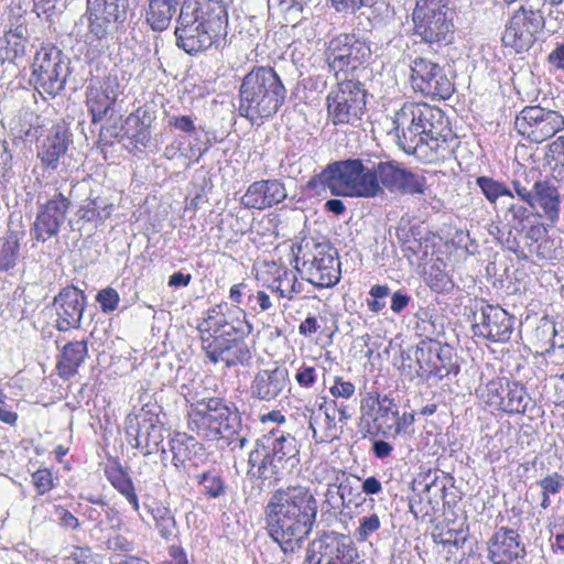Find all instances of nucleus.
Returning <instances> with one entry per match:
<instances>
[{
	"label": "nucleus",
	"mask_w": 564,
	"mask_h": 564,
	"mask_svg": "<svg viewBox=\"0 0 564 564\" xmlns=\"http://www.w3.org/2000/svg\"><path fill=\"white\" fill-rule=\"evenodd\" d=\"M530 401L531 398L523 384L517 381H506V392L500 410L507 413H524Z\"/></svg>",
	"instance_id": "37"
},
{
	"label": "nucleus",
	"mask_w": 564,
	"mask_h": 564,
	"mask_svg": "<svg viewBox=\"0 0 564 564\" xmlns=\"http://www.w3.org/2000/svg\"><path fill=\"white\" fill-rule=\"evenodd\" d=\"M281 290V296L292 300L302 291V283L297 281L296 275L291 271H285V288Z\"/></svg>",
	"instance_id": "60"
},
{
	"label": "nucleus",
	"mask_w": 564,
	"mask_h": 564,
	"mask_svg": "<svg viewBox=\"0 0 564 564\" xmlns=\"http://www.w3.org/2000/svg\"><path fill=\"white\" fill-rule=\"evenodd\" d=\"M127 140L129 144H126V148L130 150V152L134 150H139L140 147H148L151 140V129L137 127V131L132 135H128Z\"/></svg>",
	"instance_id": "54"
},
{
	"label": "nucleus",
	"mask_w": 564,
	"mask_h": 564,
	"mask_svg": "<svg viewBox=\"0 0 564 564\" xmlns=\"http://www.w3.org/2000/svg\"><path fill=\"white\" fill-rule=\"evenodd\" d=\"M170 449L174 468L187 477L208 463L209 455L205 446L186 433H175L170 441Z\"/></svg>",
	"instance_id": "25"
},
{
	"label": "nucleus",
	"mask_w": 564,
	"mask_h": 564,
	"mask_svg": "<svg viewBox=\"0 0 564 564\" xmlns=\"http://www.w3.org/2000/svg\"><path fill=\"white\" fill-rule=\"evenodd\" d=\"M409 80L412 89L432 99H448L454 84L443 66L431 58L416 56L410 63Z\"/></svg>",
	"instance_id": "17"
},
{
	"label": "nucleus",
	"mask_w": 564,
	"mask_h": 564,
	"mask_svg": "<svg viewBox=\"0 0 564 564\" xmlns=\"http://www.w3.org/2000/svg\"><path fill=\"white\" fill-rule=\"evenodd\" d=\"M319 411L324 412L327 426H326L325 435L318 440L316 427H315V425L317 423V419L315 417L314 412H313L310 416V422H308V426L313 431V437L316 440V442H324V441L334 440V438L338 437L337 430H336V423H335V420H336V403H335V401H332L330 404H328L326 401H324L319 405Z\"/></svg>",
	"instance_id": "42"
},
{
	"label": "nucleus",
	"mask_w": 564,
	"mask_h": 564,
	"mask_svg": "<svg viewBox=\"0 0 564 564\" xmlns=\"http://www.w3.org/2000/svg\"><path fill=\"white\" fill-rule=\"evenodd\" d=\"M85 195H87V197L82 202L76 212L78 221L83 220L85 223H93L95 226L104 224L105 220L111 216L113 212V204L106 197L94 196L90 187L89 191L79 198Z\"/></svg>",
	"instance_id": "33"
},
{
	"label": "nucleus",
	"mask_w": 564,
	"mask_h": 564,
	"mask_svg": "<svg viewBox=\"0 0 564 564\" xmlns=\"http://www.w3.org/2000/svg\"><path fill=\"white\" fill-rule=\"evenodd\" d=\"M86 300L85 293L75 286H68L59 291L53 302L57 315V330L67 332L80 327Z\"/></svg>",
	"instance_id": "29"
},
{
	"label": "nucleus",
	"mask_w": 564,
	"mask_h": 564,
	"mask_svg": "<svg viewBox=\"0 0 564 564\" xmlns=\"http://www.w3.org/2000/svg\"><path fill=\"white\" fill-rule=\"evenodd\" d=\"M476 185L480 188L486 199L496 205L499 199L514 200V189L510 188L505 182L496 180L490 176H478L476 178Z\"/></svg>",
	"instance_id": "38"
},
{
	"label": "nucleus",
	"mask_w": 564,
	"mask_h": 564,
	"mask_svg": "<svg viewBox=\"0 0 564 564\" xmlns=\"http://www.w3.org/2000/svg\"><path fill=\"white\" fill-rule=\"evenodd\" d=\"M469 538L467 527H460L459 529H448L442 531L438 534H434V541L443 546H454L462 549Z\"/></svg>",
	"instance_id": "47"
},
{
	"label": "nucleus",
	"mask_w": 564,
	"mask_h": 564,
	"mask_svg": "<svg viewBox=\"0 0 564 564\" xmlns=\"http://www.w3.org/2000/svg\"><path fill=\"white\" fill-rule=\"evenodd\" d=\"M88 349L85 340L72 341L64 346L57 368L61 377L69 379L77 373L79 366L87 357Z\"/></svg>",
	"instance_id": "36"
},
{
	"label": "nucleus",
	"mask_w": 564,
	"mask_h": 564,
	"mask_svg": "<svg viewBox=\"0 0 564 564\" xmlns=\"http://www.w3.org/2000/svg\"><path fill=\"white\" fill-rule=\"evenodd\" d=\"M398 147L424 162L445 159L458 144L448 118L425 102H405L392 117Z\"/></svg>",
	"instance_id": "1"
},
{
	"label": "nucleus",
	"mask_w": 564,
	"mask_h": 564,
	"mask_svg": "<svg viewBox=\"0 0 564 564\" xmlns=\"http://www.w3.org/2000/svg\"><path fill=\"white\" fill-rule=\"evenodd\" d=\"M522 3L512 13L502 34L505 46L517 53L529 51L545 26L546 0H520Z\"/></svg>",
	"instance_id": "11"
},
{
	"label": "nucleus",
	"mask_w": 564,
	"mask_h": 564,
	"mask_svg": "<svg viewBox=\"0 0 564 564\" xmlns=\"http://www.w3.org/2000/svg\"><path fill=\"white\" fill-rule=\"evenodd\" d=\"M506 379L505 378H495L486 383V386L480 387L478 391L480 395L486 400L489 405H494L500 409L502 398L506 392Z\"/></svg>",
	"instance_id": "46"
},
{
	"label": "nucleus",
	"mask_w": 564,
	"mask_h": 564,
	"mask_svg": "<svg viewBox=\"0 0 564 564\" xmlns=\"http://www.w3.org/2000/svg\"><path fill=\"white\" fill-rule=\"evenodd\" d=\"M361 420L383 435L398 434L402 431L398 405L393 399L368 393L360 404Z\"/></svg>",
	"instance_id": "22"
},
{
	"label": "nucleus",
	"mask_w": 564,
	"mask_h": 564,
	"mask_svg": "<svg viewBox=\"0 0 564 564\" xmlns=\"http://www.w3.org/2000/svg\"><path fill=\"white\" fill-rule=\"evenodd\" d=\"M289 370L282 366L261 369L256 372L250 384L252 399L272 402L285 395L290 390Z\"/></svg>",
	"instance_id": "27"
},
{
	"label": "nucleus",
	"mask_w": 564,
	"mask_h": 564,
	"mask_svg": "<svg viewBox=\"0 0 564 564\" xmlns=\"http://www.w3.org/2000/svg\"><path fill=\"white\" fill-rule=\"evenodd\" d=\"M366 90L360 82L344 78L327 95V115L333 124H354L366 109Z\"/></svg>",
	"instance_id": "14"
},
{
	"label": "nucleus",
	"mask_w": 564,
	"mask_h": 564,
	"mask_svg": "<svg viewBox=\"0 0 564 564\" xmlns=\"http://www.w3.org/2000/svg\"><path fill=\"white\" fill-rule=\"evenodd\" d=\"M328 188L334 196L375 198L383 195L370 156L335 161L311 178L310 187Z\"/></svg>",
	"instance_id": "6"
},
{
	"label": "nucleus",
	"mask_w": 564,
	"mask_h": 564,
	"mask_svg": "<svg viewBox=\"0 0 564 564\" xmlns=\"http://www.w3.org/2000/svg\"><path fill=\"white\" fill-rule=\"evenodd\" d=\"M358 550L349 535L325 532L306 547L303 564H358Z\"/></svg>",
	"instance_id": "18"
},
{
	"label": "nucleus",
	"mask_w": 564,
	"mask_h": 564,
	"mask_svg": "<svg viewBox=\"0 0 564 564\" xmlns=\"http://www.w3.org/2000/svg\"><path fill=\"white\" fill-rule=\"evenodd\" d=\"M414 35L421 42L448 43L453 32L452 15L414 14L412 13Z\"/></svg>",
	"instance_id": "30"
},
{
	"label": "nucleus",
	"mask_w": 564,
	"mask_h": 564,
	"mask_svg": "<svg viewBox=\"0 0 564 564\" xmlns=\"http://www.w3.org/2000/svg\"><path fill=\"white\" fill-rule=\"evenodd\" d=\"M376 178L379 186L390 193L424 194L426 186L425 176L403 169L395 161H383L375 158Z\"/></svg>",
	"instance_id": "21"
},
{
	"label": "nucleus",
	"mask_w": 564,
	"mask_h": 564,
	"mask_svg": "<svg viewBox=\"0 0 564 564\" xmlns=\"http://www.w3.org/2000/svg\"><path fill=\"white\" fill-rule=\"evenodd\" d=\"M345 489L343 485H335L330 484L327 487L325 497L326 502L333 508V509H339L341 507H345Z\"/></svg>",
	"instance_id": "56"
},
{
	"label": "nucleus",
	"mask_w": 564,
	"mask_h": 564,
	"mask_svg": "<svg viewBox=\"0 0 564 564\" xmlns=\"http://www.w3.org/2000/svg\"><path fill=\"white\" fill-rule=\"evenodd\" d=\"M547 151L553 160L561 166L560 174H564V135L547 144Z\"/></svg>",
	"instance_id": "62"
},
{
	"label": "nucleus",
	"mask_w": 564,
	"mask_h": 564,
	"mask_svg": "<svg viewBox=\"0 0 564 564\" xmlns=\"http://www.w3.org/2000/svg\"><path fill=\"white\" fill-rule=\"evenodd\" d=\"M546 234V228L540 224L530 226L525 232L520 231V250H523V254H519V259L527 260L533 256L547 259L550 252L544 246L547 243Z\"/></svg>",
	"instance_id": "34"
},
{
	"label": "nucleus",
	"mask_w": 564,
	"mask_h": 564,
	"mask_svg": "<svg viewBox=\"0 0 564 564\" xmlns=\"http://www.w3.org/2000/svg\"><path fill=\"white\" fill-rule=\"evenodd\" d=\"M169 126L176 130L193 133L196 130L194 120L191 116H169Z\"/></svg>",
	"instance_id": "61"
},
{
	"label": "nucleus",
	"mask_w": 564,
	"mask_h": 564,
	"mask_svg": "<svg viewBox=\"0 0 564 564\" xmlns=\"http://www.w3.org/2000/svg\"><path fill=\"white\" fill-rule=\"evenodd\" d=\"M530 215L531 212L527 206L511 200L503 210L502 220L505 221L506 228L523 231L524 221L529 219Z\"/></svg>",
	"instance_id": "43"
},
{
	"label": "nucleus",
	"mask_w": 564,
	"mask_h": 564,
	"mask_svg": "<svg viewBox=\"0 0 564 564\" xmlns=\"http://www.w3.org/2000/svg\"><path fill=\"white\" fill-rule=\"evenodd\" d=\"M145 21L154 32L165 31L175 13L181 9L182 3H174L167 0H148Z\"/></svg>",
	"instance_id": "35"
},
{
	"label": "nucleus",
	"mask_w": 564,
	"mask_h": 564,
	"mask_svg": "<svg viewBox=\"0 0 564 564\" xmlns=\"http://www.w3.org/2000/svg\"><path fill=\"white\" fill-rule=\"evenodd\" d=\"M189 478L203 487V494L207 498L217 499L226 495V482L220 474L215 470L194 473Z\"/></svg>",
	"instance_id": "40"
},
{
	"label": "nucleus",
	"mask_w": 564,
	"mask_h": 564,
	"mask_svg": "<svg viewBox=\"0 0 564 564\" xmlns=\"http://www.w3.org/2000/svg\"><path fill=\"white\" fill-rule=\"evenodd\" d=\"M106 476L109 482L119 490L124 487L127 484H130L132 479L130 476L122 469L121 466H115L106 469Z\"/></svg>",
	"instance_id": "57"
},
{
	"label": "nucleus",
	"mask_w": 564,
	"mask_h": 564,
	"mask_svg": "<svg viewBox=\"0 0 564 564\" xmlns=\"http://www.w3.org/2000/svg\"><path fill=\"white\" fill-rule=\"evenodd\" d=\"M295 261L296 269L317 288H330L340 280L338 253L328 242H306L299 248Z\"/></svg>",
	"instance_id": "12"
},
{
	"label": "nucleus",
	"mask_w": 564,
	"mask_h": 564,
	"mask_svg": "<svg viewBox=\"0 0 564 564\" xmlns=\"http://www.w3.org/2000/svg\"><path fill=\"white\" fill-rule=\"evenodd\" d=\"M539 486L542 488V494L556 495L564 487V477L553 473L541 479Z\"/></svg>",
	"instance_id": "55"
},
{
	"label": "nucleus",
	"mask_w": 564,
	"mask_h": 564,
	"mask_svg": "<svg viewBox=\"0 0 564 564\" xmlns=\"http://www.w3.org/2000/svg\"><path fill=\"white\" fill-rule=\"evenodd\" d=\"M501 241L506 249L513 252L518 258L519 254H523V250H520V231H516L513 228H507V231L502 232Z\"/></svg>",
	"instance_id": "58"
},
{
	"label": "nucleus",
	"mask_w": 564,
	"mask_h": 564,
	"mask_svg": "<svg viewBox=\"0 0 564 564\" xmlns=\"http://www.w3.org/2000/svg\"><path fill=\"white\" fill-rule=\"evenodd\" d=\"M88 191L89 183L87 181H76L72 183L68 195L57 192L51 199L41 204L31 228L32 239L45 242L56 236L65 221L72 200L79 199Z\"/></svg>",
	"instance_id": "13"
},
{
	"label": "nucleus",
	"mask_w": 564,
	"mask_h": 564,
	"mask_svg": "<svg viewBox=\"0 0 564 564\" xmlns=\"http://www.w3.org/2000/svg\"><path fill=\"white\" fill-rule=\"evenodd\" d=\"M145 507L151 513L155 522V528L163 539L170 540L176 535L177 525L170 508L156 501L145 505Z\"/></svg>",
	"instance_id": "39"
},
{
	"label": "nucleus",
	"mask_w": 564,
	"mask_h": 564,
	"mask_svg": "<svg viewBox=\"0 0 564 564\" xmlns=\"http://www.w3.org/2000/svg\"><path fill=\"white\" fill-rule=\"evenodd\" d=\"M197 330L202 348L213 364L224 362L227 368L250 365L252 346L249 336L252 325L245 315L242 318H234L214 307L207 311L206 317L198 321Z\"/></svg>",
	"instance_id": "3"
},
{
	"label": "nucleus",
	"mask_w": 564,
	"mask_h": 564,
	"mask_svg": "<svg viewBox=\"0 0 564 564\" xmlns=\"http://www.w3.org/2000/svg\"><path fill=\"white\" fill-rule=\"evenodd\" d=\"M300 463L296 438L290 433L272 430L257 440L249 454V474L262 480L275 478L283 470H291Z\"/></svg>",
	"instance_id": "7"
},
{
	"label": "nucleus",
	"mask_w": 564,
	"mask_h": 564,
	"mask_svg": "<svg viewBox=\"0 0 564 564\" xmlns=\"http://www.w3.org/2000/svg\"><path fill=\"white\" fill-rule=\"evenodd\" d=\"M224 0H183L176 18V45L189 55L218 46L227 34Z\"/></svg>",
	"instance_id": "4"
},
{
	"label": "nucleus",
	"mask_w": 564,
	"mask_h": 564,
	"mask_svg": "<svg viewBox=\"0 0 564 564\" xmlns=\"http://www.w3.org/2000/svg\"><path fill=\"white\" fill-rule=\"evenodd\" d=\"M317 510V500L310 488L278 489L264 507L267 533L284 554H293L313 532Z\"/></svg>",
	"instance_id": "2"
},
{
	"label": "nucleus",
	"mask_w": 564,
	"mask_h": 564,
	"mask_svg": "<svg viewBox=\"0 0 564 564\" xmlns=\"http://www.w3.org/2000/svg\"><path fill=\"white\" fill-rule=\"evenodd\" d=\"M288 90L280 75L270 66H253L240 84L238 112L252 124L262 123L281 109Z\"/></svg>",
	"instance_id": "5"
},
{
	"label": "nucleus",
	"mask_w": 564,
	"mask_h": 564,
	"mask_svg": "<svg viewBox=\"0 0 564 564\" xmlns=\"http://www.w3.org/2000/svg\"><path fill=\"white\" fill-rule=\"evenodd\" d=\"M128 0H95L88 7L89 32L102 40L118 30L127 19Z\"/></svg>",
	"instance_id": "24"
},
{
	"label": "nucleus",
	"mask_w": 564,
	"mask_h": 564,
	"mask_svg": "<svg viewBox=\"0 0 564 564\" xmlns=\"http://www.w3.org/2000/svg\"><path fill=\"white\" fill-rule=\"evenodd\" d=\"M67 558L75 564H94V556L90 547L76 546L69 553Z\"/></svg>",
	"instance_id": "64"
},
{
	"label": "nucleus",
	"mask_w": 564,
	"mask_h": 564,
	"mask_svg": "<svg viewBox=\"0 0 564 564\" xmlns=\"http://www.w3.org/2000/svg\"><path fill=\"white\" fill-rule=\"evenodd\" d=\"M32 67L30 83L39 91L52 96L64 89L70 74L69 59L55 46L42 47L37 51Z\"/></svg>",
	"instance_id": "15"
},
{
	"label": "nucleus",
	"mask_w": 564,
	"mask_h": 564,
	"mask_svg": "<svg viewBox=\"0 0 564 564\" xmlns=\"http://www.w3.org/2000/svg\"><path fill=\"white\" fill-rule=\"evenodd\" d=\"M55 514L57 516L58 524L64 529L76 530L79 528V520L63 506H55Z\"/></svg>",
	"instance_id": "59"
},
{
	"label": "nucleus",
	"mask_w": 564,
	"mask_h": 564,
	"mask_svg": "<svg viewBox=\"0 0 564 564\" xmlns=\"http://www.w3.org/2000/svg\"><path fill=\"white\" fill-rule=\"evenodd\" d=\"M72 143V133L62 124L54 126L50 133L39 141L37 158L51 170L58 167L59 159L64 158Z\"/></svg>",
	"instance_id": "32"
},
{
	"label": "nucleus",
	"mask_w": 564,
	"mask_h": 564,
	"mask_svg": "<svg viewBox=\"0 0 564 564\" xmlns=\"http://www.w3.org/2000/svg\"><path fill=\"white\" fill-rule=\"evenodd\" d=\"M444 263L440 259L434 262L426 273V283L436 293L448 291L453 288V281L443 269Z\"/></svg>",
	"instance_id": "44"
},
{
	"label": "nucleus",
	"mask_w": 564,
	"mask_h": 564,
	"mask_svg": "<svg viewBox=\"0 0 564 564\" xmlns=\"http://www.w3.org/2000/svg\"><path fill=\"white\" fill-rule=\"evenodd\" d=\"M511 185L519 199L535 210L536 215L553 226L560 217L561 196L558 189L543 180L534 170L516 174Z\"/></svg>",
	"instance_id": "10"
},
{
	"label": "nucleus",
	"mask_w": 564,
	"mask_h": 564,
	"mask_svg": "<svg viewBox=\"0 0 564 564\" xmlns=\"http://www.w3.org/2000/svg\"><path fill=\"white\" fill-rule=\"evenodd\" d=\"M358 523L359 525L355 531V536L359 542L368 541L381 527V521L377 513L360 517Z\"/></svg>",
	"instance_id": "49"
},
{
	"label": "nucleus",
	"mask_w": 564,
	"mask_h": 564,
	"mask_svg": "<svg viewBox=\"0 0 564 564\" xmlns=\"http://www.w3.org/2000/svg\"><path fill=\"white\" fill-rule=\"evenodd\" d=\"M120 94L117 77L107 76L101 80L90 83L86 88V106L91 116V122L98 123L112 110Z\"/></svg>",
	"instance_id": "28"
},
{
	"label": "nucleus",
	"mask_w": 564,
	"mask_h": 564,
	"mask_svg": "<svg viewBox=\"0 0 564 564\" xmlns=\"http://www.w3.org/2000/svg\"><path fill=\"white\" fill-rule=\"evenodd\" d=\"M155 120V111L150 106L139 107L134 112L130 113L127 118V123L134 122L135 127H143L151 129Z\"/></svg>",
	"instance_id": "51"
},
{
	"label": "nucleus",
	"mask_w": 564,
	"mask_h": 564,
	"mask_svg": "<svg viewBox=\"0 0 564 564\" xmlns=\"http://www.w3.org/2000/svg\"><path fill=\"white\" fill-rule=\"evenodd\" d=\"M31 481L39 495H45L55 487L53 474L47 468H40L31 475Z\"/></svg>",
	"instance_id": "50"
},
{
	"label": "nucleus",
	"mask_w": 564,
	"mask_h": 564,
	"mask_svg": "<svg viewBox=\"0 0 564 564\" xmlns=\"http://www.w3.org/2000/svg\"><path fill=\"white\" fill-rule=\"evenodd\" d=\"M554 332L555 324L547 317H542L532 332L531 339L543 354L550 352V343L554 337Z\"/></svg>",
	"instance_id": "45"
},
{
	"label": "nucleus",
	"mask_w": 564,
	"mask_h": 564,
	"mask_svg": "<svg viewBox=\"0 0 564 564\" xmlns=\"http://www.w3.org/2000/svg\"><path fill=\"white\" fill-rule=\"evenodd\" d=\"M119 300L118 292L110 286L100 290L96 296V301L104 313L113 312L118 307Z\"/></svg>",
	"instance_id": "52"
},
{
	"label": "nucleus",
	"mask_w": 564,
	"mask_h": 564,
	"mask_svg": "<svg viewBox=\"0 0 564 564\" xmlns=\"http://www.w3.org/2000/svg\"><path fill=\"white\" fill-rule=\"evenodd\" d=\"M422 325L427 335L414 348V358L417 365L414 368L415 377L424 381L438 382L452 373L457 375L459 367L455 359L454 348L432 338V336L442 334V329H436L432 321H422Z\"/></svg>",
	"instance_id": "9"
},
{
	"label": "nucleus",
	"mask_w": 564,
	"mask_h": 564,
	"mask_svg": "<svg viewBox=\"0 0 564 564\" xmlns=\"http://www.w3.org/2000/svg\"><path fill=\"white\" fill-rule=\"evenodd\" d=\"M356 387L352 382L344 380L341 377H335L334 383L329 388L332 397L338 399H349L355 394Z\"/></svg>",
	"instance_id": "53"
},
{
	"label": "nucleus",
	"mask_w": 564,
	"mask_h": 564,
	"mask_svg": "<svg viewBox=\"0 0 564 564\" xmlns=\"http://www.w3.org/2000/svg\"><path fill=\"white\" fill-rule=\"evenodd\" d=\"M286 198V191L279 180H263L250 184L241 197V204L247 208L264 209L272 207Z\"/></svg>",
	"instance_id": "31"
},
{
	"label": "nucleus",
	"mask_w": 564,
	"mask_h": 564,
	"mask_svg": "<svg viewBox=\"0 0 564 564\" xmlns=\"http://www.w3.org/2000/svg\"><path fill=\"white\" fill-rule=\"evenodd\" d=\"M187 427L207 440L234 441L239 427L237 409L221 398H204L191 404Z\"/></svg>",
	"instance_id": "8"
},
{
	"label": "nucleus",
	"mask_w": 564,
	"mask_h": 564,
	"mask_svg": "<svg viewBox=\"0 0 564 564\" xmlns=\"http://www.w3.org/2000/svg\"><path fill=\"white\" fill-rule=\"evenodd\" d=\"M513 325L514 317L499 305L481 304L474 313V334L495 343L509 341Z\"/></svg>",
	"instance_id": "23"
},
{
	"label": "nucleus",
	"mask_w": 564,
	"mask_h": 564,
	"mask_svg": "<svg viewBox=\"0 0 564 564\" xmlns=\"http://www.w3.org/2000/svg\"><path fill=\"white\" fill-rule=\"evenodd\" d=\"M20 257V242L17 232L7 234L0 245V271L13 269Z\"/></svg>",
	"instance_id": "41"
},
{
	"label": "nucleus",
	"mask_w": 564,
	"mask_h": 564,
	"mask_svg": "<svg viewBox=\"0 0 564 564\" xmlns=\"http://www.w3.org/2000/svg\"><path fill=\"white\" fill-rule=\"evenodd\" d=\"M452 0H416L414 14L452 15Z\"/></svg>",
	"instance_id": "48"
},
{
	"label": "nucleus",
	"mask_w": 564,
	"mask_h": 564,
	"mask_svg": "<svg viewBox=\"0 0 564 564\" xmlns=\"http://www.w3.org/2000/svg\"><path fill=\"white\" fill-rule=\"evenodd\" d=\"M525 545L518 531L498 528L487 541V557L492 564H522Z\"/></svg>",
	"instance_id": "26"
},
{
	"label": "nucleus",
	"mask_w": 564,
	"mask_h": 564,
	"mask_svg": "<svg viewBox=\"0 0 564 564\" xmlns=\"http://www.w3.org/2000/svg\"><path fill=\"white\" fill-rule=\"evenodd\" d=\"M164 429L159 416L142 409L139 414L126 417V434L128 443L141 449L144 456L159 451L164 441Z\"/></svg>",
	"instance_id": "20"
},
{
	"label": "nucleus",
	"mask_w": 564,
	"mask_h": 564,
	"mask_svg": "<svg viewBox=\"0 0 564 564\" xmlns=\"http://www.w3.org/2000/svg\"><path fill=\"white\" fill-rule=\"evenodd\" d=\"M514 129L529 141L541 143L564 130V117L555 110L527 106L517 115Z\"/></svg>",
	"instance_id": "19"
},
{
	"label": "nucleus",
	"mask_w": 564,
	"mask_h": 564,
	"mask_svg": "<svg viewBox=\"0 0 564 564\" xmlns=\"http://www.w3.org/2000/svg\"><path fill=\"white\" fill-rule=\"evenodd\" d=\"M547 63L555 69L564 72V42L555 44L547 55Z\"/></svg>",
	"instance_id": "63"
},
{
	"label": "nucleus",
	"mask_w": 564,
	"mask_h": 564,
	"mask_svg": "<svg viewBox=\"0 0 564 564\" xmlns=\"http://www.w3.org/2000/svg\"><path fill=\"white\" fill-rule=\"evenodd\" d=\"M370 45L354 33H341L332 39L325 50V61L329 72L338 79L341 73L346 77L371 57Z\"/></svg>",
	"instance_id": "16"
}]
</instances>
